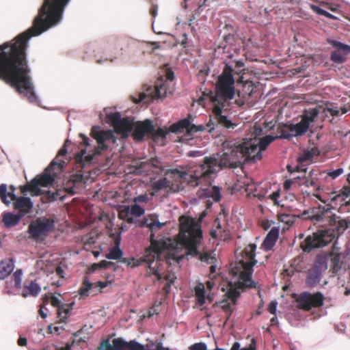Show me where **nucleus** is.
Segmentation results:
<instances>
[{
  "label": "nucleus",
  "mask_w": 350,
  "mask_h": 350,
  "mask_svg": "<svg viewBox=\"0 0 350 350\" xmlns=\"http://www.w3.org/2000/svg\"><path fill=\"white\" fill-rule=\"evenodd\" d=\"M44 8H40L32 26L14 39L0 45V79L10 83L30 103L38 102L27 65L26 51L29 40L53 28L44 17ZM53 22L55 21L53 19Z\"/></svg>",
  "instance_id": "1"
},
{
  "label": "nucleus",
  "mask_w": 350,
  "mask_h": 350,
  "mask_svg": "<svg viewBox=\"0 0 350 350\" xmlns=\"http://www.w3.org/2000/svg\"><path fill=\"white\" fill-rule=\"evenodd\" d=\"M278 132V130L277 131ZM271 135H267L261 139H245L240 143L226 141L223 144L224 150L220 152L221 161L212 166V172L221 170L224 167L236 168L246 161H256L262 157V151L275 139H279Z\"/></svg>",
  "instance_id": "2"
},
{
  "label": "nucleus",
  "mask_w": 350,
  "mask_h": 350,
  "mask_svg": "<svg viewBox=\"0 0 350 350\" xmlns=\"http://www.w3.org/2000/svg\"><path fill=\"white\" fill-rule=\"evenodd\" d=\"M245 65L241 61L235 62L234 68L226 64L221 75L217 77L215 92H211V100L214 104V111L219 121L228 129H233L232 121L226 115L231 100L235 96L234 78L233 72L241 75L244 74Z\"/></svg>",
  "instance_id": "3"
},
{
  "label": "nucleus",
  "mask_w": 350,
  "mask_h": 350,
  "mask_svg": "<svg viewBox=\"0 0 350 350\" xmlns=\"http://www.w3.org/2000/svg\"><path fill=\"white\" fill-rule=\"evenodd\" d=\"M79 136L84 148L75 154V160L83 168L91 165L96 157L102 154L109 148V144H114L117 139L112 131H101L98 126H92L91 130V136L96 141V146L85 135L81 133Z\"/></svg>",
  "instance_id": "4"
},
{
  "label": "nucleus",
  "mask_w": 350,
  "mask_h": 350,
  "mask_svg": "<svg viewBox=\"0 0 350 350\" xmlns=\"http://www.w3.org/2000/svg\"><path fill=\"white\" fill-rule=\"evenodd\" d=\"M221 157L220 153L213 154L209 157H205L204 161L196 170H193L191 165L180 166L178 168L169 169L167 174L187 181L191 187L198 186L203 180H210L215 176L220 170L212 172V166L215 163H220ZM217 163H216L217 165Z\"/></svg>",
  "instance_id": "5"
},
{
  "label": "nucleus",
  "mask_w": 350,
  "mask_h": 350,
  "mask_svg": "<svg viewBox=\"0 0 350 350\" xmlns=\"http://www.w3.org/2000/svg\"><path fill=\"white\" fill-rule=\"evenodd\" d=\"M106 122L113 126L116 133L122 135V138H126L130 133L135 141H142L147 135H150L154 131L152 122L146 119L143 122L135 123L127 118H122L119 112L107 111L106 110Z\"/></svg>",
  "instance_id": "6"
},
{
  "label": "nucleus",
  "mask_w": 350,
  "mask_h": 350,
  "mask_svg": "<svg viewBox=\"0 0 350 350\" xmlns=\"http://www.w3.org/2000/svg\"><path fill=\"white\" fill-rule=\"evenodd\" d=\"M255 245L247 246L231 269V273L234 278V283L239 288H255L256 284L252 280L253 267L256 265Z\"/></svg>",
  "instance_id": "7"
},
{
  "label": "nucleus",
  "mask_w": 350,
  "mask_h": 350,
  "mask_svg": "<svg viewBox=\"0 0 350 350\" xmlns=\"http://www.w3.org/2000/svg\"><path fill=\"white\" fill-rule=\"evenodd\" d=\"M142 226H146L150 230L151 234L150 245L145 251L144 260L149 264L150 270H152L153 273L157 276L158 280L162 278L160 269H159V264L161 263L159 260V256L162 252V247L161 244L154 239V234L153 230L156 228H161L165 226V223L160 222L159 220V215L156 213L149 214L146 215L142 221Z\"/></svg>",
  "instance_id": "8"
},
{
  "label": "nucleus",
  "mask_w": 350,
  "mask_h": 350,
  "mask_svg": "<svg viewBox=\"0 0 350 350\" xmlns=\"http://www.w3.org/2000/svg\"><path fill=\"white\" fill-rule=\"evenodd\" d=\"M187 235H185L184 241L185 243L188 256H198L199 259L207 265H211L210 271L213 273L216 271V259L208 253H200L199 246L202 237V230L198 224L191 223L188 225L185 230Z\"/></svg>",
  "instance_id": "9"
},
{
  "label": "nucleus",
  "mask_w": 350,
  "mask_h": 350,
  "mask_svg": "<svg viewBox=\"0 0 350 350\" xmlns=\"http://www.w3.org/2000/svg\"><path fill=\"white\" fill-rule=\"evenodd\" d=\"M213 105L214 106L213 103ZM213 113L214 114V118L210 119L206 125L200 124L197 126L193 124L191 122L192 117L189 114L187 116V118L182 119L178 121L177 122L173 124L171 128V131L173 132V133H182L185 129H186L188 133H189L190 134H193L197 132H201L204 131H206L207 132L211 133L214 130L219 131V129L220 127H223L228 132H231L237 126V124L234 123L232 122V124H234L233 129H228L224 125V124H222L219 121V118L216 116V113H215L214 107H213Z\"/></svg>",
  "instance_id": "10"
},
{
  "label": "nucleus",
  "mask_w": 350,
  "mask_h": 350,
  "mask_svg": "<svg viewBox=\"0 0 350 350\" xmlns=\"http://www.w3.org/2000/svg\"><path fill=\"white\" fill-rule=\"evenodd\" d=\"M70 0H44L40 8H44V17L49 23H53L54 19V25L53 27L58 25L63 19V15L66 7Z\"/></svg>",
  "instance_id": "11"
},
{
  "label": "nucleus",
  "mask_w": 350,
  "mask_h": 350,
  "mask_svg": "<svg viewBox=\"0 0 350 350\" xmlns=\"http://www.w3.org/2000/svg\"><path fill=\"white\" fill-rule=\"evenodd\" d=\"M334 238L329 229L319 230L308 236L301 245L304 252H310L314 249L327 246Z\"/></svg>",
  "instance_id": "12"
},
{
  "label": "nucleus",
  "mask_w": 350,
  "mask_h": 350,
  "mask_svg": "<svg viewBox=\"0 0 350 350\" xmlns=\"http://www.w3.org/2000/svg\"><path fill=\"white\" fill-rule=\"evenodd\" d=\"M53 219L41 217L36 219L28 226V233L31 238L38 240L46 237L55 228Z\"/></svg>",
  "instance_id": "13"
},
{
  "label": "nucleus",
  "mask_w": 350,
  "mask_h": 350,
  "mask_svg": "<svg viewBox=\"0 0 350 350\" xmlns=\"http://www.w3.org/2000/svg\"><path fill=\"white\" fill-rule=\"evenodd\" d=\"M51 174H44L39 179L33 178L28 185L21 187V192L25 195L27 193H30L32 196H38L42 193V191L40 186L48 187L53 185L55 181L54 176L51 174L53 172L47 171ZM57 173H56L57 174ZM54 175L55 174L53 173Z\"/></svg>",
  "instance_id": "14"
},
{
  "label": "nucleus",
  "mask_w": 350,
  "mask_h": 350,
  "mask_svg": "<svg viewBox=\"0 0 350 350\" xmlns=\"http://www.w3.org/2000/svg\"><path fill=\"white\" fill-rule=\"evenodd\" d=\"M308 122L301 120L296 124H287L278 128L280 135L277 137L280 139H291L293 137L302 136L308 131Z\"/></svg>",
  "instance_id": "15"
},
{
  "label": "nucleus",
  "mask_w": 350,
  "mask_h": 350,
  "mask_svg": "<svg viewBox=\"0 0 350 350\" xmlns=\"http://www.w3.org/2000/svg\"><path fill=\"white\" fill-rule=\"evenodd\" d=\"M166 94V88L161 83H157L154 86L147 87L144 92L139 93L138 98L133 97V99L135 103L140 102L149 103L156 98H161L165 96Z\"/></svg>",
  "instance_id": "16"
},
{
  "label": "nucleus",
  "mask_w": 350,
  "mask_h": 350,
  "mask_svg": "<svg viewBox=\"0 0 350 350\" xmlns=\"http://www.w3.org/2000/svg\"><path fill=\"white\" fill-rule=\"evenodd\" d=\"M217 176V175L213 177L210 180H203L202 182L199 185H201L204 184L207 185L205 188H202L198 191V194L200 198L206 199L207 206L210 207L213 202H218L221 200L220 189L218 186L211 185V182Z\"/></svg>",
  "instance_id": "17"
},
{
  "label": "nucleus",
  "mask_w": 350,
  "mask_h": 350,
  "mask_svg": "<svg viewBox=\"0 0 350 350\" xmlns=\"http://www.w3.org/2000/svg\"><path fill=\"white\" fill-rule=\"evenodd\" d=\"M327 42L335 49L330 54V60L334 64H341L346 62V55L350 54V45L332 38H327Z\"/></svg>",
  "instance_id": "18"
},
{
  "label": "nucleus",
  "mask_w": 350,
  "mask_h": 350,
  "mask_svg": "<svg viewBox=\"0 0 350 350\" xmlns=\"http://www.w3.org/2000/svg\"><path fill=\"white\" fill-rule=\"evenodd\" d=\"M297 301L300 308L310 310L312 307H320L323 304V295L320 292L314 294L303 292L300 294Z\"/></svg>",
  "instance_id": "19"
},
{
  "label": "nucleus",
  "mask_w": 350,
  "mask_h": 350,
  "mask_svg": "<svg viewBox=\"0 0 350 350\" xmlns=\"http://www.w3.org/2000/svg\"><path fill=\"white\" fill-rule=\"evenodd\" d=\"M144 256H145V254L144 255L143 258H142L140 259V260H137V261H135L134 259L129 260V259L124 258L123 261L124 263H126L128 265L132 266L133 267H138L139 265H141V263L142 262H144L146 264H147V265L149 268V271L148 272V274L154 275V276H156V278H157V276L153 273L152 270H150V266H149V264L148 263V262H146L144 260ZM161 275H162V278L160 281H162L163 279L166 281V284L164 286L163 288L165 292H168L171 287V285L174 282L175 280L176 279L175 273H174L171 271H168L163 275V274H161ZM157 280L159 281L158 279H157Z\"/></svg>",
  "instance_id": "20"
},
{
  "label": "nucleus",
  "mask_w": 350,
  "mask_h": 350,
  "mask_svg": "<svg viewBox=\"0 0 350 350\" xmlns=\"http://www.w3.org/2000/svg\"><path fill=\"white\" fill-rule=\"evenodd\" d=\"M109 284L108 282L98 281L96 283L91 282L87 277L83 278L81 286L79 289L81 297H86L90 295H94L100 292L101 289L105 288Z\"/></svg>",
  "instance_id": "21"
},
{
  "label": "nucleus",
  "mask_w": 350,
  "mask_h": 350,
  "mask_svg": "<svg viewBox=\"0 0 350 350\" xmlns=\"http://www.w3.org/2000/svg\"><path fill=\"white\" fill-rule=\"evenodd\" d=\"M69 143L67 139L63 148H62L59 152L57 156L53 160L50 165L46 168L47 171L53 172L54 174L59 173L62 171L65 162L59 159V157L64 156L67 153V149L66 146Z\"/></svg>",
  "instance_id": "22"
},
{
  "label": "nucleus",
  "mask_w": 350,
  "mask_h": 350,
  "mask_svg": "<svg viewBox=\"0 0 350 350\" xmlns=\"http://www.w3.org/2000/svg\"><path fill=\"white\" fill-rule=\"evenodd\" d=\"M280 233V226H273L267 233L262 244L265 251L270 250L275 244Z\"/></svg>",
  "instance_id": "23"
},
{
  "label": "nucleus",
  "mask_w": 350,
  "mask_h": 350,
  "mask_svg": "<svg viewBox=\"0 0 350 350\" xmlns=\"http://www.w3.org/2000/svg\"><path fill=\"white\" fill-rule=\"evenodd\" d=\"M332 216L333 214L330 208L319 207L317 212L312 215L311 219L315 222H331Z\"/></svg>",
  "instance_id": "24"
},
{
  "label": "nucleus",
  "mask_w": 350,
  "mask_h": 350,
  "mask_svg": "<svg viewBox=\"0 0 350 350\" xmlns=\"http://www.w3.org/2000/svg\"><path fill=\"white\" fill-rule=\"evenodd\" d=\"M14 208L18 209L23 216L30 213L33 208V202L28 197H19L14 202Z\"/></svg>",
  "instance_id": "25"
},
{
  "label": "nucleus",
  "mask_w": 350,
  "mask_h": 350,
  "mask_svg": "<svg viewBox=\"0 0 350 350\" xmlns=\"http://www.w3.org/2000/svg\"><path fill=\"white\" fill-rule=\"evenodd\" d=\"M196 304L200 310L205 311L206 308L203 306L206 301L205 287L202 282H198L194 287Z\"/></svg>",
  "instance_id": "26"
},
{
  "label": "nucleus",
  "mask_w": 350,
  "mask_h": 350,
  "mask_svg": "<svg viewBox=\"0 0 350 350\" xmlns=\"http://www.w3.org/2000/svg\"><path fill=\"white\" fill-rule=\"evenodd\" d=\"M15 187L13 185L10 186V191H8V187L6 184L2 183L0 185V198L1 201L5 204H10V200H8V196L10 200L15 201L18 198L14 193Z\"/></svg>",
  "instance_id": "27"
},
{
  "label": "nucleus",
  "mask_w": 350,
  "mask_h": 350,
  "mask_svg": "<svg viewBox=\"0 0 350 350\" xmlns=\"http://www.w3.org/2000/svg\"><path fill=\"white\" fill-rule=\"evenodd\" d=\"M40 291L41 288L39 284L35 282L30 281L29 282H26L24 284L21 295L25 298L29 295L36 297L39 295Z\"/></svg>",
  "instance_id": "28"
},
{
  "label": "nucleus",
  "mask_w": 350,
  "mask_h": 350,
  "mask_svg": "<svg viewBox=\"0 0 350 350\" xmlns=\"http://www.w3.org/2000/svg\"><path fill=\"white\" fill-rule=\"evenodd\" d=\"M14 269L13 259H4L0 262V280L8 278Z\"/></svg>",
  "instance_id": "29"
},
{
  "label": "nucleus",
  "mask_w": 350,
  "mask_h": 350,
  "mask_svg": "<svg viewBox=\"0 0 350 350\" xmlns=\"http://www.w3.org/2000/svg\"><path fill=\"white\" fill-rule=\"evenodd\" d=\"M320 175L321 173L318 170H311L308 175L304 180V184L308 187H311L318 189L319 187V176Z\"/></svg>",
  "instance_id": "30"
},
{
  "label": "nucleus",
  "mask_w": 350,
  "mask_h": 350,
  "mask_svg": "<svg viewBox=\"0 0 350 350\" xmlns=\"http://www.w3.org/2000/svg\"><path fill=\"white\" fill-rule=\"evenodd\" d=\"M313 152L310 150H306L304 152L297 158L298 165L296 168L297 171L306 172L307 167L304 164L305 162L312 160L313 157Z\"/></svg>",
  "instance_id": "31"
},
{
  "label": "nucleus",
  "mask_w": 350,
  "mask_h": 350,
  "mask_svg": "<svg viewBox=\"0 0 350 350\" xmlns=\"http://www.w3.org/2000/svg\"><path fill=\"white\" fill-rule=\"evenodd\" d=\"M120 237L115 240L114 246L109 250L108 253L106 255V258L109 260H118L123 254L122 251L120 248Z\"/></svg>",
  "instance_id": "32"
},
{
  "label": "nucleus",
  "mask_w": 350,
  "mask_h": 350,
  "mask_svg": "<svg viewBox=\"0 0 350 350\" xmlns=\"http://www.w3.org/2000/svg\"><path fill=\"white\" fill-rule=\"evenodd\" d=\"M322 274L318 271H316L313 270L312 269H310L308 271L307 279H306V284L310 287H313L318 284L321 280Z\"/></svg>",
  "instance_id": "33"
},
{
  "label": "nucleus",
  "mask_w": 350,
  "mask_h": 350,
  "mask_svg": "<svg viewBox=\"0 0 350 350\" xmlns=\"http://www.w3.org/2000/svg\"><path fill=\"white\" fill-rule=\"evenodd\" d=\"M21 217V215H19L12 213H5L3 217V221L5 226L12 227L19 222Z\"/></svg>",
  "instance_id": "34"
},
{
  "label": "nucleus",
  "mask_w": 350,
  "mask_h": 350,
  "mask_svg": "<svg viewBox=\"0 0 350 350\" xmlns=\"http://www.w3.org/2000/svg\"><path fill=\"white\" fill-rule=\"evenodd\" d=\"M319 115V111L316 108L309 109L304 111L301 120L308 122V126L313 122Z\"/></svg>",
  "instance_id": "35"
},
{
  "label": "nucleus",
  "mask_w": 350,
  "mask_h": 350,
  "mask_svg": "<svg viewBox=\"0 0 350 350\" xmlns=\"http://www.w3.org/2000/svg\"><path fill=\"white\" fill-rule=\"evenodd\" d=\"M124 210L126 214H131L136 217H140L145 213V210L136 203L131 206H124Z\"/></svg>",
  "instance_id": "36"
},
{
  "label": "nucleus",
  "mask_w": 350,
  "mask_h": 350,
  "mask_svg": "<svg viewBox=\"0 0 350 350\" xmlns=\"http://www.w3.org/2000/svg\"><path fill=\"white\" fill-rule=\"evenodd\" d=\"M73 304L66 305L62 304L57 309V316L59 318L60 321L64 322L70 312L72 310Z\"/></svg>",
  "instance_id": "37"
},
{
  "label": "nucleus",
  "mask_w": 350,
  "mask_h": 350,
  "mask_svg": "<svg viewBox=\"0 0 350 350\" xmlns=\"http://www.w3.org/2000/svg\"><path fill=\"white\" fill-rule=\"evenodd\" d=\"M332 230H336L339 234L342 233L348 227V222L345 219L334 217Z\"/></svg>",
  "instance_id": "38"
},
{
  "label": "nucleus",
  "mask_w": 350,
  "mask_h": 350,
  "mask_svg": "<svg viewBox=\"0 0 350 350\" xmlns=\"http://www.w3.org/2000/svg\"><path fill=\"white\" fill-rule=\"evenodd\" d=\"M147 165H148V163L145 161L141 162L135 165H131L129 167V172L137 175H141L143 173L148 172V170L146 169Z\"/></svg>",
  "instance_id": "39"
},
{
  "label": "nucleus",
  "mask_w": 350,
  "mask_h": 350,
  "mask_svg": "<svg viewBox=\"0 0 350 350\" xmlns=\"http://www.w3.org/2000/svg\"><path fill=\"white\" fill-rule=\"evenodd\" d=\"M172 126V124L169 128H167V127H165L163 129V128H159V129H157L156 130L154 129V131H153L152 133H150V134L153 135V137H154V140H157V139H164V138L166 137V136L170 133H173L171 131Z\"/></svg>",
  "instance_id": "40"
},
{
  "label": "nucleus",
  "mask_w": 350,
  "mask_h": 350,
  "mask_svg": "<svg viewBox=\"0 0 350 350\" xmlns=\"http://www.w3.org/2000/svg\"><path fill=\"white\" fill-rule=\"evenodd\" d=\"M312 269L322 274L323 271L327 269V262L326 259L322 257L317 258Z\"/></svg>",
  "instance_id": "41"
},
{
  "label": "nucleus",
  "mask_w": 350,
  "mask_h": 350,
  "mask_svg": "<svg viewBox=\"0 0 350 350\" xmlns=\"http://www.w3.org/2000/svg\"><path fill=\"white\" fill-rule=\"evenodd\" d=\"M169 185L170 181L166 178H164L154 182L152 185V188L154 191H159L167 188Z\"/></svg>",
  "instance_id": "42"
},
{
  "label": "nucleus",
  "mask_w": 350,
  "mask_h": 350,
  "mask_svg": "<svg viewBox=\"0 0 350 350\" xmlns=\"http://www.w3.org/2000/svg\"><path fill=\"white\" fill-rule=\"evenodd\" d=\"M128 344V342L121 338L113 340V347L114 350H127Z\"/></svg>",
  "instance_id": "43"
},
{
  "label": "nucleus",
  "mask_w": 350,
  "mask_h": 350,
  "mask_svg": "<svg viewBox=\"0 0 350 350\" xmlns=\"http://www.w3.org/2000/svg\"><path fill=\"white\" fill-rule=\"evenodd\" d=\"M327 110L332 116H338L347 112V109L345 107H341L339 109L338 107L334 105L327 106Z\"/></svg>",
  "instance_id": "44"
},
{
  "label": "nucleus",
  "mask_w": 350,
  "mask_h": 350,
  "mask_svg": "<svg viewBox=\"0 0 350 350\" xmlns=\"http://www.w3.org/2000/svg\"><path fill=\"white\" fill-rule=\"evenodd\" d=\"M22 278L23 271L21 269H16L13 274V279L14 281V286L16 288H21L22 287Z\"/></svg>",
  "instance_id": "45"
},
{
  "label": "nucleus",
  "mask_w": 350,
  "mask_h": 350,
  "mask_svg": "<svg viewBox=\"0 0 350 350\" xmlns=\"http://www.w3.org/2000/svg\"><path fill=\"white\" fill-rule=\"evenodd\" d=\"M127 350H146L143 345L135 340H131L128 344Z\"/></svg>",
  "instance_id": "46"
},
{
  "label": "nucleus",
  "mask_w": 350,
  "mask_h": 350,
  "mask_svg": "<svg viewBox=\"0 0 350 350\" xmlns=\"http://www.w3.org/2000/svg\"><path fill=\"white\" fill-rule=\"evenodd\" d=\"M227 295L232 300L233 304H235L237 298L240 296V292L237 289L230 288L228 291Z\"/></svg>",
  "instance_id": "47"
},
{
  "label": "nucleus",
  "mask_w": 350,
  "mask_h": 350,
  "mask_svg": "<svg viewBox=\"0 0 350 350\" xmlns=\"http://www.w3.org/2000/svg\"><path fill=\"white\" fill-rule=\"evenodd\" d=\"M219 306L226 313H228V319L232 312V309L231 308L230 303L226 300H222L219 303Z\"/></svg>",
  "instance_id": "48"
},
{
  "label": "nucleus",
  "mask_w": 350,
  "mask_h": 350,
  "mask_svg": "<svg viewBox=\"0 0 350 350\" xmlns=\"http://www.w3.org/2000/svg\"><path fill=\"white\" fill-rule=\"evenodd\" d=\"M343 172V169L340 167L336 170H331L327 172V174L330 176L332 178L335 179L341 175Z\"/></svg>",
  "instance_id": "49"
},
{
  "label": "nucleus",
  "mask_w": 350,
  "mask_h": 350,
  "mask_svg": "<svg viewBox=\"0 0 350 350\" xmlns=\"http://www.w3.org/2000/svg\"><path fill=\"white\" fill-rule=\"evenodd\" d=\"M205 152L202 150H193L187 152V156L189 157H200L203 156Z\"/></svg>",
  "instance_id": "50"
},
{
  "label": "nucleus",
  "mask_w": 350,
  "mask_h": 350,
  "mask_svg": "<svg viewBox=\"0 0 350 350\" xmlns=\"http://www.w3.org/2000/svg\"><path fill=\"white\" fill-rule=\"evenodd\" d=\"M98 350H114L113 344H110L108 340H104L100 343Z\"/></svg>",
  "instance_id": "51"
},
{
  "label": "nucleus",
  "mask_w": 350,
  "mask_h": 350,
  "mask_svg": "<svg viewBox=\"0 0 350 350\" xmlns=\"http://www.w3.org/2000/svg\"><path fill=\"white\" fill-rule=\"evenodd\" d=\"M189 350H207V346L204 342L195 343L190 346Z\"/></svg>",
  "instance_id": "52"
},
{
  "label": "nucleus",
  "mask_w": 350,
  "mask_h": 350,
  "mask_svg": "<svg viewBox=\"0 0 350 350\" xmlns=\"http://www.w3.org/2000/svg\"><path fill=\"white\" fill-rule=\"evenodd\" d=\"M96 266L100 267V268H113L115 269V265L113 262L107 261V260H102L100 261L98 265H96Z\"/></svg>",
  "instance_id": "53"
},
{
  "label": "nucleus",
  "mask_w": 350,
  "mask_h": 350,
  "mask_svg": "<svg viewBox=\"0 0 350 350\" xmlns=\"http://www.w3.org/2000/svg\"><path fill=\"white\" fill-rule=\"evenodd\" d=\"M280 196V190L273 192L269 196V198L273 202L275 205L280 206V202L278 201V198Z\"/></svg>",
  "instance_id": "54"
},
{
  "label": "nucleus",
  "mask_w": 350,
  "mask_h": 350,
  "mask_svg": "<svg viewBox=\"0 0 350 350\" xmlns=\"http://www.w3.org/2000/svg\"><path fill=\"white\" fill-rule=\"evenodd\" d=\"M278 302L276 300L271 301L267 308L268 311L273 314H275L277 310Z\"/></svg>",
  "instance_id": "55"
},
{
  "label": "nucleus",
  "mask_w": 350,
  "mask_h": 350,
  "mask_svg": "<svg viewBox=\"0 0 350 350\" xmlns=\"http://www.w3.org/2000/svg\"><path fill=\"white\" fill-rule=\"evenodd\" d=\"M83 175L81 173L75 174L72 178V181L74 183H79L83 180Z\"/></svg>",
  "instance_id": "56"
},
{
  "label": "nucleus",
  "mask_w": 350,
  "mask_h": 350,
  "mask_svg": "<svg viewBox=\"0 0 350 350\" xmlns=\"http://www.w3.org/2000/svg\"><path fill=\"white\" fill-rule=\"evenodd\" d=\"M148 200V196L146 194L144 195H139L137 197H136L134 200L135 202L137 204V202L143 203L146 202Z\"/></svg>",
  "instance_id": "57"
},
{
  "label": "nucleus",
  "mask_w": 350,
  "mask_h": 350,
  "mask_svg": "<svg viewBox=\"0 0 350 350\" xmlns=\"http://www.w3.org/2000/svg\"><path fill=\"white\" fill-rule=\"evenodd\" d=\"M311 8L317 14L324 16L326 10L321 8L320 7H319L317 5H314L311 6Z\"/></svg>",
  "instance_id": "58"
},
{
  "label": "nucleus",
  "mask_w": 350,
  "mask_h": 350,
  "mask_svg": "<svg viewBox=\"0 0 350 350\" xmlns=\"http://www.w3.org/2000/svg\"><path fill=\"white\" fill-rule=\"evenodd\" d=\"M347 181L349 183V186H346L344 187V194L349 196H350V173L347 176Z\"/></svg>",
  "instance_id": "59"
},
{
  "label": "nucleus",
  "mask_w": 350,
  "mask_h": 350,
  "mask_svg": "<svg viewBox=\"0 0 350 350\" xmlns=\"http://www.w3.org/2000/svg\"><path fill=\"white\" fill-rule=\"evenodd\" d=\"M51 304L53 306H57L58 308L59 307H60V300L57 297H55V296H53L51 297Z\"/></svg>",
  "instance_id": "60"
},
{
  "label": "nucleus",
  "mask_w": 350,
  "mask_h": 350,
  "mask_svg": "<svg viewBox=\"0 0 350 350\" xmlns=\"http://www.w3.org/2000/svg\"><path fill=\"white\" fill-rule=\"evenodd\" d=\"M152 3V8L151 9V14L154 18V17H156V16L157 14L158 6L157 4H154V3Z\"/></svg>",
  "instance_id": "61"
},
{
  "label": "nucleus",
  "mask_w": 350,
  "mask_h": 350,
  "mask_svg": "<svg viewBox=\"0 0 350 350\" xmlns=\"http://www.w3.org/2000/svg\"><path fill=\"white\" fill-rule=\"evenodd\" d=\"M18 344L19 346H25L27 344V340L25 338L20 337L18 340Z\"/></svg>",
  "instance_id": "62"
},
{
  "label": "nucleus",
  "mask_w": 350,
  "mask_h": 350,
  "mask_svg": "<svg viewBox=\"0 0 350 350\" xmlns=\"http://www.w3.org/2000/svg\"><path fill=\"white\" fill-rule=\"evenodd\" d=\"M240 348V343L239 342H235L232 345L231 349L230 350H239Z\"/></svg>",
  "instance_id": "63"
},
{
  "label": "nucleus",
  "mask_w": 350,
  "mask_h": 350,
  "mask_svg": "<svg viewBox=\"0 0 350 350\" xmlns=\"http://www.w3.org/2000/svg\"><path fill=\"white\" fill-rule=\"evenodd\" d=\"M324 16H325V17H327L328 18H330V19H335V18H336V16H334L333 14H332L331 13L328 12L327 11H325Z\"/></svg>",
  "instance_id": "64"
}]
</instances>
